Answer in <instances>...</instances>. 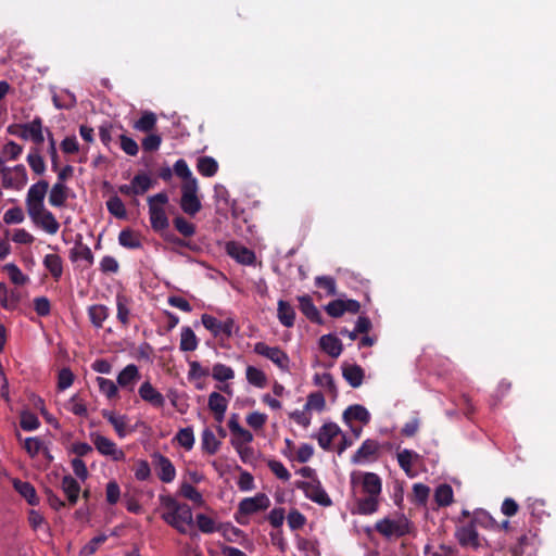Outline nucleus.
I'll use <instances>...</instances> for the list:
<instances>
[{
  "instance_id": "1",
  "label": "nucleus",
  "mask_w": 556,
  "mask_h": 556,
  "mask_svg": "<svg viewBox=\"0 0 556 556\" xmlns=\"http://www.w3.org/2000/svg\"><path fill=\"white\" fill-rule=\"evenodd\" d=\"M160 503L167 509L162 514V519L179 533L186 534L187 526H193L191 507L186 503L177 502L170 495H161Z\"/></svg>"
},
{
  "instance_id": "2",
  "label": "nucleus",
  "mask_w": 556,
  "mask_h": 556,
  "mask_svg": "<svg viewBox=\"0 0 556 556\" xmlns=\"http://www.w3.org/2000/svg\"><path fill=\"white\" fill-rule=\"evenodd\" d=\"M480 516L484 519H491V516L486 511L478 509L473 513L472 519L467 525L456 529L455 538L462 547L470 546L473 549H478L481 546L479 533L476 529L477 522H481Z\"/></svg>"
},
{
  "instance_id": "3",
  "label": "nucleus",
  "mask_w": 556,
  "mask_h": 556,
  "mask_svg": "<svg viewBox=\"0 0 556 556\" xmlns=\"http://www.w3.org/2000/svg\"><path fill=\"white\" fill-rule=\"evenodd\" d=\"M269 506L270 500L265 493L245 497L239 503L235 519L239 525L245 526L249 523L248 516L266 510Z\"/></svg>"
},
{
  "instance_id": "4",
  "label": "nucleus",
  "mask_w": 556,
  "mask_h": 556,
  "mask_svg": "<svg viewBox=\"0 0 556 556\" xmlns=\"http://www.w3.org/2000/svg\"><path fill=\"white\" fill-rule=\"evenodd\" d=\"M8 132L24 140L30 139L36 144H41L45 141L42 134V121L40 117H36L26 124L10 125L8 127Z\"/></svg>"
},
{
  "instance_id": "5",
  "label": "nucleus",
  "mask_w": 556,
  "mask_h": 556,
  "mask_svg": "<svg viewBox=\"0 0 556 556\" xmlns=\"http://www.w3.org/2000/svg\"><path fill=\"white\" fill-rule=\"evenodd\" d=\"M180 207L187 215L194 216L202 208L200 199L198 198V181L192 179L184 181L181 186Z\"/></svg>"
},
{
  "instance_id": "6",
  "label": "nucleus",
  "mask_w": 556,
  "mask_h": 556,
  "mask_svg": "<svg viewBox=\"0 0 556 556\" xmlns=\"http://www.w3.org/2000/svg\"><path fill=\"white\" fill-rule=\"evenodd\" d=\"M375 530L384 538H402L409 533V521L404 516L399 520L386 517L375 525Z\"/></svg>"
},
{
  "instance_id": "7",
  "label": "nucleus",
  "mask_w": 556,
  "mask_h": 556,
  "mask_svg": "<svg viewBox=\"0 0 556 556\" xmlns=\"http://www.w3.org/2000/svg\"><path fill=\"white\" fill-rule=\"evenodd\" d=\"M253 351L254 353L270 359L281 370H290V358L288 354L285 351H282L279 346H268L264 342H257L255 343Z\"/></svg>"
},
{
  "instance_id": "8",
  "label": "nucleus",
  "mask_w": 556,
  "mask_h": 556,
  "mask_svg": "<svg viewBox=\"0 0 556 556\" xmlns=\"http://www.w3.org/2000/svg\"><path fill=\"white\" fill-rule=\"evenodd\" d=\"M295 488L302 490L305 493V496L311 501L328 507L332 505V501L326 491L323 489L320 481H296Z\"/></svg>"
},
{
  "instance_id": "9",
  "label": "nucleus",
  "mask_w": 556,
  "mask_h": 556,
  "mask_svg": "<svg viewBox=\"0 0 556 556\" xmlns=\"http://www.w3.org/2000/svg\"><path fill=\"white\" fill-rule=\"evenodd\" d=\"M91 440L97 451L114 462L124 460L126 455L118 448L116 443L100 433H91Z\"/></svg>"
},
{
  "instance_id": "10",
  "label": "nucleus",
  "mask_w": 556,
  "mask_h": 556,
  "mask_svg": "<svg viewBox=\"0 0 556 556\" xmlns=\"http://www.w3.org/2000/svg\"><path fill=\"white\" fill-rule=\"evenodd\" d=\"M49 189L47 180H39L30 186L26 195V207L28 214H36L41 207H45L43 200Z\"/></svg>"
},
{
  "instance_id": "11",
  "label": "nucleus",
  "mask_w": 556,
  "mask_h": 556,
  "mask_svg": "<svg viewBox=\"0 0 556 556\" xmlns=\"http://www.w3.org/2000/svg\"><path fill=\"white\" fill-rule=\"evenodd\" d=\"M27 184V172L24 165L7 167L2 177V186L5 189H22Z\"/></svg>"
},
{
  "instance_id": "12",
  "label": "nucleus",
  "mask_w": 556,
  "mask_h": 556,
  "mask_svg": "<svg viewBox=\"0 0 556 556\" xmlns=\"http://www.w3.org/2000/svg\"><path fill=\"white\" fill-rule=\"evenodd\" d=\"M157 477L162 482L169 483L174 480L176 470L169 458L163 454L155 452L152 454Z\"/></svg>"
},
{
  "instance_id": "13",
  "label": "nucleus",
  "mask_w": 556,
  "mask_h": 556,
  "mask_svg": "<svg viewBox=\"0 0 556 556\" xmlns=\"http://www.w3.org/2000/svg\"><path fill=\"white\" fill-rule=\"evenodd\" d=\"M342 434L340 427L334 422H325L317 434L314 437L317 439L319 446L325 451L331 450L332 440Z\"/></svg>"
},
{
  "instance_id": "14",
  "label": "nucleus",
  "mask_w": 556,
  "mask_h": 556,
  "mask_svg": "<svg viewBox=\"0 0 556 556\" xmlns=\"http://www.w3.org/2000/svg\"><path fill=\"white\" fill-rule=\"evenodd\" d=\"M31 220L48 233H55L60 225L55 219L54 215L48 211L46 207H41L36 214H28Z\"/></svg>"
},
{
  "instance_id": "15",
  "label": "nucleus",
  "mask_w": 556,
  "mask_h": 556,
  "mask_svg": "<svg viewBox=\"0 0 556 556\" xmlns=\"http://www.w3.org/2000/svg\"><path fill=\"white\" fill-rule=\"evenodd\" d=\"M138 393L144 402L149 403L153 407L161 408L164 406V396L149 381H146L140 386Z\"/></svg>"
},
{
  "instance_id": "16",
  "label": "nucleus",
  "mask_w": 556,
  "mask_h": 556,
  "mask_svg": "<svg viewBox=\"0 0 556 556\" xmlns=\"http://www.w3.org/2000/svg\"><path fill=\"white\" fill-rule=\"evenodd\" d=\"M228 401L227 399L218 392H212L208 395L207 406L208 409L213 413L214 419L217 422H223L225 418V413L227 410Z\"/></svg>"
},
{
  "instance_id": "17",
  "label": "nucleus",
  "mask_w": 556,
  "mask_h": 556,
  "mask_svg": "<svg viewBox=\"0 0 556 556\" xmlns=\"http://www.w3.org/2000/svg\"><path fill=\"white\" fill-rule=\"evenodd\" d=\"M299 300V307L300 311L305 315V317L311 320L312 323H315L317 325H323L324 319L318 311V308L315 306L312 298L307 294L301 295L298 298Z\"/></svg>"
},
{
  "instance_id": "18",
  "label": "nucleus",
  "mask_w": 556,
  "mask_h": 556,
  "mask_svg": "<svg viewBox=\"0 0 556 556\" xmlns=\"http://www.w3.org/2000/svg\"><path fill=\"white\" fill-rule=\"evenodd\" d=\"M150 223L152 228L159 232H166L169 228V223L165 210L159 205H150L149 207Z\"/></svg>"
},
{
  "instance_id": "19",
  "label": "nucleus",
  "mask_w": 556,
  "mask_h": 556,
  "mask_svg": "<svg viewBox=\"0 0 556 556\" xmlns=\"http://www.w3.org/2000/svg\"><path fill=\"white\" fill-rule=\"evenodd\" d=\"M229 256L242 265H252L255 262V253L245 245H225Z\"/></svg>"
},
{
  "instance_id": "20",
  "label": "nucleus",
  "mask_w": 556,
  "mask_h": 556,
  "mask_svg": "<svg viewBox=\"0 0 556 556\" xmlns=\"http://www.w3.org/2000/svg\"><path fill=\"white\" fill-rule=\"evenodd\" d=\"M61 489H62L63 493L65 494V496L68 501V504L71 506L76 505V503L79 498V493L81 491V488H80V484L78 483V481L75 478H73L71 475H66L62 478Z\"/></svg>"
},
{
  "instance_id": "21",
  "label": "nucleus",
  "mask_w": 556,
  "mask_h": 556,
  "mask_svg": "<svg viewBox=\"0 0 556 556\" xmlns=\"http://www.w3.org/2000/svg\"><path fill=\"white\" fill-rule=\"evenodd\" d=\"M382 483L380 477L375 472H365L362 476V491L366 495L379 496Z\"/></svg>"
},
{
  "instance_id": "22",
  "label": "nucleus",
  "mask_w": 556,
  "mask_h": 556,
  "mask_svg": "<svg viewBox=\"0 0 556 556\" xmlns=\"http://www.w3.org/2000/svg\"><path fill=\"white\" fill-rule=\"evenodd\" d=\"M319 346L325 353L333 358H337L343 350L342 342L332 333L321 336L319 339Z\"/></svg>"
},
{
  "instance_id": "23",
  "label": "nucleus",
  "mask_w": 556,
  "mask_h": 556,
  "mask_svg": "<svg viewBox=\"0 0 556 556\" xmlns=\"http://www.w3.org/2000/svg\"><path fill=\"white\" fill-rule=\"evenodd\" d=\"M342 376L352 388H358L364 380V369L357 364H344L342 366Z\"/></svg>"
},
{
  "instance_id": "24",
  "label": "nucleus",
  "mask_w": 556,
  "mask_h": 556,
  "mask_svg": "<svg viewBox=\"0 0 556 556\" xmlns=\"http://www.w3.org/2000/svg\"><path fill=\"white\" fill-rule=\"evenodd\" d=\"M13 486L15 491L21 496H23L29 505L36 506L39 504V497L37 495L36 489L30 482L14 479Z\"/></svg>"
},
{
  "instance_id": "25",
  "label": "nucleus",
  "mask_w": 556,
  "mask_h": 556,
  "mask_svg": "<svg viewBox=\"0 0 556 556\" xmlns=\"http://www.w3.org/2000/svg\"><path fill=\"white\" fill-rule=\"evenodd\" d=\"M353 419L361 421L363 425H367L370 421L369 412L363 405H351L343 412V420L351 426Z\"/></svg>"
},
{
  "instance_id": "26",
  "label": "nucleus",
  "mask_w": 556,
  "mask_h": 556,
  "mask_svg": "<svg viewBox=\"0 0 556 556\" xmlns=\"http://www.w3.org/2000/svg\"><path fill=\"white\" fill-rule=\"evenodd\" d=\"M70 189L65 184L55 182L49 193V203L54 207H63L67 201Z\"/></svg>"
},
{
  "instance_id": "27",
  "label": "nucleus",
  "mask_w": 556,
  "mask_h": 556,
  "mask_svg": "<svg viewBox=\"0 0 556 556\" xmlns=\"http://www.w3.org/2000/svg\"><path fill=\"white\" fill-rule=\"evenodd\" d=\"M379 443L376 440L367 439L352 457L354 464L367 460L370 456L377 454Z\"/></svg>"
},
{
  "instance_id": "28",
  "label": "nucleus",
  "mask_w": 556,
  "mask_h": 556,
  "mask_svg": "<svg viewBox=\"0 0 556 556\" xmlns=\"http://www.w3.org/2000/svg\"><path fill=\"white\" fill-rule=\"evenodd\" d=\"M379 508V496L367 495L356 500V510L353 514L371 515Z\"/></svg>"
},
{
  "instance_id": "29",
  "label": "nucleus",
  "mask_w": 556,
  "mask_h": 556,
  "mask_svg": "<svg viewBox=\"0 0 556 556\" xmlns=\"http://www.w3.org/2000/svg\"><path fill=\"white\" fill-rule=\"evenodd\" d=\"M278 319L279 321L287 328H291L294 325L295 320V311L292 305L285 301L280 300L278 302Z\"/></svg>"
},
{
  "instance_id": "30",
  "label": "nucleus",
  "mask_w": 556,
  "mask_h": 556,
  "mask_svg": "<svg viewBox=\"0 0 556 556\" xmlns=\"http://www.w3.org/2000/svg\"><path fill=\"white\" fill-rule=\"evenodd\" d=\"M197 169L204 177H213L218 170V163L212 156H200Z\"/></svg>"
},
{
  "instance_id": "31",
  "label": "nucleus",
  "mask_w": 556,
  "mask_h": 556,
  "mask_svg": "<svg viewBox=\"0 0 556 556\" xmlns=\"http://www.w3.org/2000/svg\"><path fill=\"white\" fill-rule=\"evenodd\" d=\"M102 416L105 418L115 429L117 435L119 438H124L127 434L126 431V416H115V413L112 410L103 409Z\"/></svg>"
},
{
  "instance_id": "32",
  "label": "nucleus",
  "mask_w": 556,
  "mask_h": 556,
  "mask_svg": "<svg viewBox=\"0 0 556 556\" xmlns=\"http://www.w3.org/2000/svg\"><path fill=\"white\" fill-rule=\"evenodd\" d=\"M198 348V339L190 327H184L180 334L179 349L182 352H192Z\"/></svg>"
},
{
  "instance_id": "33",
  "label": "nucleus",
  "mask_w": 556,
  "mask_h": 556,
  "mask_svg": "<svg viewBox=\"0 0 556 556\" xmlns=\"http://www.w3.org/2000/svg\"><path fill=\"white\" fill-rule=\"evenodd\" d=\"M140 378L138 367L134 364L127 365L117 376V383L122 388H126Z\"/></svg>"
},
{
  "instance_id": "34",
  "label": "nucleus",
  "mask_w": 556,
  "mask_h": 556,
  "mask_svg": "<svg viewBox=\"0 0 556 556\" xmlns=\"http://www.w3.org/2000/svg\"><path fill=\"white\" fill-rule=\"evenodd\" d=\"M156 115L153 112L146 111L142 113L141 117L135 122L134 128L141 132H150L156 126Z\"/></svg>"
},
{
  "instance_id": "35",
  "label": "nucleus",
  "mask_w": 556,
  "mask_h": 556,
  "mask_svg": "<svg viewBox=\"0 0 556 556\" xmlns=\"http://www.w3.org/2000/svg\"><path fill=\"white\" fill-rule=\"evenodd\" d=\"M434 501L441 507L451 505L453 502L452 486L447 483L440 484L434 491Z\"/></svg>"
},
{
  "instance_id": "36",
  "label": "nucleus",
  "mask_w": 556,
  "mask_h": 556,
  "mask_svg": "<svg viewBox=\"0 0 556 556\" xmlns=\"http://www.w3.org/2000/svg\"><path fill=\"white\" fill-rule=\"evenodd\" d=\"M89 318L91 324L96 328H101L103 321L109 316V308L101 304L91 305L88 309Z\"/></svg>"
},
{
  "instance_id": "37",
  "label": "nucleus",
  "mask_w": 556,
  "mask_h": 556,
  "mask_svg": "<svg viewBox=\"0 0 556 556\" xmlns=\"http://www.w3.org/2000/svg\"><path fill=\"white\" fill-rule=\"evenodd\" d=\"M220 441H218L213 433V431L208 428H205L202 432V448L204 452H206L208 455H214L219 446Z\"/></svg>"
},
{
  "instance_id": "38",
  "label": "nucleus",
  "mask_w": 556,
  "mask_h": 556,
  "mask_svg": "<svg viewBox=\"0 0 556 556\" xmlns=\"http://www.w3.org/2000/svg\"><path fill=\"white\" fill-rule=\"evenodd\" d=\"M129 299L118 293L116 296V306H117V319L124 327L129 325V314L130 311L128 308Z\"/></svg>"
},
{
  "instance_id": "39",
  "label": "nucleus",
  "mask_w": 556,
  "mask_h": 556,
  "mask_svg": "<svg viewBox=\"0 0 556 556\" xmlns=\"http://www.w3.org/2000/svg\"><path fill=\"white\" fill-rule=\"evenodd\" d=\"M43 264L55 280L62 276V260L58 254L46 255Z\"/></svg>"
},
{
  "instance_id": "40",
  "label": "nucleus",
  "mask_w": 556,
  "mask_h": 556,
  "mask_svg": "<svg viewBox=\"0 0 556 556\" xmlns=\"http://www.w3.org/2000/svg\"><path fill=\"white\" fill-rule=\"evenodd\" d=\"M247 380L257 388L265 387L267 382L265 372L254 366L247 367Z\"/></svg>"
},
{
  "instance_id": "41",
  "label": "nucleus",
  "mask_w": 556,
  "mask_h": 556,
  "mask_svg": "<svg viewBox=\"0 0 556 556\" xmlns=\"http://www.w3.org/2000/svg\"><path fill=\"white\" fill-rule=\"evenodd\" d=\"M131 185L135 188V194L146 193L152 186L151 178L146 174H137L131 180Z\"/></svg>"
},
{
  "instance_id": "42",
  "label": "nucleus",
  "mask_w": 556,
  "mask_h": 556,
  "mask_svg": "<svg viewBox=\"0 0 556 556\" xmlns=\"http://www.w3.org/2000/svg\"><path fill=\"white\" fill-rule=\"evenodd\" d=\"M106 207L117 218H125L127 215L125 205L117 195H113L106 201Z\"/></svg>"
},
{
  "instance_id": "43",
  "label": "nucleus",
  "mask_w": 556,
  "mask_h": 556,
  "mask_svg": "<svg viewBox=\"0 0 556 556\" xmlns=\"http://www.w3.org/2000/svg\"><path fill=\"white\" fill-rule=\"evenodd\" d=\"M27 163L30 166L31 170L37 175H42L46 170L45 161L37 149H34L27 155Z\"/></svg>"
},
{
  "instance_id": "44",
  "label": "nucleus",
  "mask_w": 556,
  "mask_h": 556,
  "mask_svg": "<svg viewBox=\"0 0 556 556\" xmlns=\"http://www.w3.org/2000/svg\"><path fill=\"white\" fill-rule=\"evenodd\" d=\"M3 269L8 273L10 280L14 285L23 286L28 281V277L24 275L14 263L4 265Z\"/></svg>"
},
{
  "instance_id": "45",
  "label": "nucleus",
  "mask_w": 556,
  "mask_h": 556,
  "mask_svg": "<svg viewBox=\"0 0 556 556\" xmlns=\"http://www.w3.org/2000/svg\"><path fill=\"white\" fill-rule=\"evenodd\" d=\"M180 495L192 501L198 505L203 504L202 494L189 482H182L179 489Z\"/></svg>"
},
{
  "instance_id": "46",
  "label": "nucleus",
  "mask_w": 556,
  "mask_h": 556,
  "mask_svg": "<svg viewBox=\"0 0 556 556\" xmlns=\"http://www.w3.org/2000/svg\"><path fill=\"white\" fill-rule=\"evenodd\" d=\"M33 403L34 406L40 410V414L48 424L55 429H60V422L46 409L45 401L40 396L33 395Z\"/></svg>"
},
{
  "instance_id": "47",
  "label": "nucleus",
  "mask_w": 556,
  "mask_h": 556,
  "mask_svg": "<svg viewBox=\"0 0 556 556\" xmlns=\"http://www.w3.org/2000/svg\"><path fill=\"white\" fill-rule=\"evenodd\" d=\"M326 406L325 396L320 391L313 392L308 394L307 402L304 406L305 410L316 409L321 412Z\"/></svg>"
},
{
  "instance_id": "48",
  "label": "nucleus",
  "mask_w": 556,
  "mask_h": 556,
  "mask_svg": "<svg viewBox=\"0 0 556 556\" xmlns=\"http://www.w3.org/2000/svg\"><path fill=\"white\" fill-rule=\"evenodd\" d=\"M419 455L410 450H403L397 453V462L400 467L406 472L409 473L412 471V460L413 458H418Z\"/></svg>"
},
{
  "instance_id": "49",
  "label": "nucleus",
  "mask_w": 556,
  "mask_h": 556,
  "mask_svg": "<svg viewBox=\"0 0 556 556\" xmlns=\"http://www.w3.org/2000/svg\"><path fill=\"white\" fill-rule=\"evenodd\" d=\"M314 383L317 386L326 387L333 397L337 396V394H338L337 386H336L333 377L330 372H324L321 376L316 374L314 376Z\"/></svg>"
},
{
  "instance_id": "50",
  "label": "nucleus",
  "mask_w": 556,
  "mask_h": 556,
  "mask_svg": "<svg viewBox=\"0 0 556 556\" xmlns=\"http://www.w3.org/2000/svg\"><path fill=\"white\" fill-rule=\"evenodd\" d=\"M231 445L235 447L243 463H252L254 459V450L251 446H243L239 439H231Z\"/></svg>"
},
{
  "instance_id": "51",
  "label": "nucleus",
  "mask_w": 556,
  "mask_h": 556,
  "mask_svg": "<svg viewBox=\"0 0 556 556\" xmlns=\"http://www.w3.org/2000/svg\"><path fill=\"white\" fill-rule=\"evenodd\" d=\"M233 376H235L233 370L224 364L218 363L213 366L212 377L216 381L224 382V381L232 379Z\"/></svg>"
},
{
  "instance_id": "52",
  "label": "nucleus",
  "mask_w": 556,
  "mask_h": 556,
  "mask_svg": "<svg viewBox=\"0 0 556 556\" xmlns=\"http://www.w3.org/2000/svg\"><path fill=\"white\" fill-rule=\"evenodd\" d=\"M40 422L38 417L28 410L21 412L20 426L23 430L31 431L39 427Z\"/></svg>"
},
{
  "instance_id": "53",
  "label": "nucleus",
  "mask_w": 556,
  "mask_h": 556,
  "mask_svg": "<svg viewBox=\"0 0 556 556\" xmlns=\"http://www.w3.org/2000/svg\"><path fill=\"white\" fill-rule=\"evenodd\" d=\"M176 440L179 445L185 447L187 451L191 450L194 444V434L193 430L190 427L180 429L176 434Z\"/></svg>"
},
{
  "instance_id": "54",
  "label": "nucleus",
  "mask_w": 556,
  "mask_h": 556,
  "mask_svg": "<svg viewBox=\"0 0 556 556\" xmlns=\"http://www.w3.org/2000/svg\"><path fill=\"white\" fill-rule=\"evenodd\" d=\"M202 325L212 332V334L216 338L220 334V328H222V321L218 320L216 317L203 314L201 316Z\"/></svg>"
},
{
  "instance_id": "55",
  "label": "nucleus",
  "mask_w": 556,
  "mask_h": 556,
  "mask_svg": "<svg viewBox=\"0 0 556 556\" xmlns=\"http://www.w3.org/2000/svg\"><path fill=\"white\" fill-rule=\"evenodd\" d=\"M430 493V488L424 483H416L413 486V494L417 505L425 506Z\"/></svg>"
},
{
  "instance_id": "56",
  "label": "nucleus",
  "mask_w": 556,
  "mask_h": 556,
  "mask_svg": "<svg viewBox=\"0 0 556 556\" xmlns=\"http://www.w3.org/2000/svg\"><path fill=\"white\" fill-rule=\"evenodd\" d=\"M287 520L291 530H299L303 528L306 522L305 516L295 508L289 511Z\"/></svg>"
},
{
  "instance_id": "57",
  "label": "nucleus",
  "mask_w": 556,
  "mask_h": 556,
  "mask_svg": "<svg viewBox=\"0 0 556 556\" xmlns=\"http://www.w3.org/2000/svg\"><path fill=\"white\" fill-rule=\"evenodd\" d=\"M267 466L278 479L282 481H288L290 479V472L281 462L270 459L267 462Z\"/></svg>"
},
{
  "instance_id": "58",
  "label": "nucleus",
  "mask_w": 556,
  "mask_h": 556,
  "mask_svg": "<svg viewBox=\"0 0 556 556\" xmlns=\"http://www.w3.org/2000/svg\"><path fill=\"white\" fill-rule=\"evenodd\" d=\"M162 143V137L157 134H150L143 138L141 146L146 152L157 151Z\"/></svg>"
},
{
  "instance_id": "59",
  "label": "nucleus",
  "mask_w": 556,
  "mask_h": 556,
  "mask_svg": "<svg viewBox=\"0 0 556 556\" xmlns=\"http://www.w3.org/2000/svg\"><path fill=\"white\" fill-rule=\"evenodd\" d=\"M74 374L68 367H64L59 371L58 389L63 391L72 386L74 382Z\"/></svg>"
},
{
  "instance_id": "60",
  "label": "nucleus",
  "mask_w": 556,
  "mask_h": 556,
  "mask_svg": "<svg viewBox=\"0 0 556 556\" xmlns=\"http://www.w3.org/2000/svg\"><path fill=\"white\" fill-rule=\"evenodd\" d=\"M174 226L176 230L185 237H190L194 233V225L182 216H177L174 218Z\"/></svg>"
},
{
  "instance_id": "61",
  "label": "nucleus",
  "mask_w": 556,
  "mask_h": 556,
  "mask_svg": "<svg viewBox=\"0 0 556 556\" xmlns=\"http://www.w3.org/2000/svg\"><path fill=\"white\" fill-rule=\"evenodd\" d=\"M197 526L203 533H213L214 531H217L214 520L204 514L197 515Z\"/></svg>"
},
{
  "instance_id": "62",
  "label": "nucleus",
  "mask_w": 556,
  "mask_h": 556,
  "mask_svg": "<svg viewBox=\"0 0 556 556\" xmlns=\"http://www.w3.org/2000/svg\"><path fill=\"white\" fill-rule=\"evenodd\" d=\"M34 309L40 317H46L51 313V304L47 296H38L34 299Z\"/></svg>"
},
{
  "instance_id": "63",
  "label": "nucleus",
  "mask_w": 556,
  "mask_h": 556,
  "mask_svg": "<svg viewBox=\"0 0 556 556\" xmlns=\"http://www.w3.org/2000/svg\"><path fill=\"white\" fill-rule=\"evenodd\" d=\"M325 311L327 314L332 318H339L345 313V307L343 304V300L337 299L331 302H329L325 306Z\"/></svg>"
},
{
  "instance_id": "64",
  "label": "nucleus",
  "mask_w": 556,
  "mask_h": 556,
  "mask_svg": "<svg viewBox=\"0 0 556 556\" xmlns=\"http://www.w3.org/2000/svg\"><path fill=\"white\" fill-rule=\"evenodd\" d=\"M119 140H121V149L127 155L135 156L138 154L139 147L132 138H130L126 135H121Z\"/></svg>"
}]
</instances>
